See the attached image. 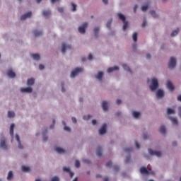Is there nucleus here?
<instances>
[{
    "instance_id": "4468645a",
    "label": "nucleus",
    "mask_w": 181,
    "mask_h": 181,
    "mask_svg": "<svg viewBox=\"0 0 181 181\" xmlns=\"http://www.w3.org/2000/svg\"><path fill=\"white\" fill-rule=\"evenodd\" d=\"M102 108L103 111H108V103L107 101H103L102 103Z\"/></svg>"
},
{
    "instance_id": "2f4dec72",
    "label": "nucleus",
    "mask_w": 181,
    "mask_h": 181,
    "mask_svg": "<svg viewBox=\"0 0 181 181\" xmlns=\"http://www.w3.org/2000/svg\"><path fill=\"white\" fill-rule=\"evenodd\" d=\"M21 169L23 172H29V170H30V168L29 167H26L25 165H23L21 167Z\"/></svg>"
},
{
    "instance_id": "473e14b6",
    "label": "nucleus",
    "mask_w": 181,
    "mask_h": 181,
    "mask_svg": "<svg viewBox=\"0 0 181 181\" xmlns=\"http://www.w3.org/2000/svg\"><path fill=\"white\" fill-rule=\"evenodd\" d=\"M160 134H164L166 132V128L165 127V126L160 127Z\"/></svg>"
},
{
    "instance_id": "c85d7f7f",
    "label": "nucleus",
    "mask_w": 181,
    "mask_h": 181,
    "mask_svg": "<svg viewBox=\"0 0 181 181\" xmlns=\"http://www.w3.org/2000/svg\"><path fill=\"white\" fill-rule=\"evenodd\" d=\"M122 67L124 70H127V71H129V73H132V71H131V69L129 68V66H128L127 64H123Z\"/></svg>"
},
{
    "instance_id": "6e6d98bb",
    "label": "nucleus",
    "mask_w": 181,
    "mask_h": 181,
    "mask_svg": "<svg viewBox=\"0 0 181 181\" xmlns=\"http://www.w3.org/2000/svg\"><path fill=\"white\" fill-rule=\"evenodd\" d=\"M72 122H74V124H76L77 123V119H76V117H72Z\"/></svg>"
},
{
    "instance_id": "6ab92c4d",
    "label": "nucleus",
    "mask_w": 181,
    "mask_h": 181,
    "mask_svg": "<svg viewBox=\"0 0 181 181\" xmlns=\"http://www.w3.org/2000/svg\"><path fill=\"white\" fill-rule=\"evenodd\" d=\"M103 76H104V73H103V71H100L98 73V75L95 77L97 80L101 81V80H103Z\"/></svg>"
},
{
    "instance_id": "6e6552de",
    "label": "nucleus",
    "mask_w": 181,
    "mask_h": 181,
    "mask_svg": "<svg viewBox=\"0 0 181 181\" xmlns=\"http://www.w3.org/2000/svg\"><path fill=\"white\" fill-rule=\"evenodd\" d=\"M148 152H149L150 155H155V156H157L158 158H160V156L162 155L160 151H153L151 148L148 149Z\"/></svg>"
},
{
    "instance_id": "bb28decb",
    "label": "nucleus",
    "mask_w": 181,
    "mask_h": 181,
    "mask_svg": "<svg viewBox=\"0 0 181 181\" xmlns=\"http://www.w3.org/2000/svg\"><path fill=\"white\" fill-rule=\"evenodd\" d=\"M33 60H40V56L38 54H34L31 55Z\"/></svg>"
},
{
    "instance_id": "a211bd4d",
    "label": "nucleus",
    "mask_w": 181,
    "mask_h": 181,
    "mask_svg": "<svg viewBox=\"0 0 181 181\" xmlns=\"http://www.w3.org/2000/svg\"><path fill=\"white\" fill-rule=\"evenodd\" d=\"M97 156H103V148L101 147H98L96 150Z\"/></svg>"
},
{
    "instance_id": "774afa93",
    "label": "nucleus",
    "mask_w": 181,
    "mask_h": 181,
    "mask_svg": "<svg viewBox=\"0 0 181 181\" xmlns=\"http://www.w3.org/2000/svg\"><path fill=\"white\" fill-rule=\"evenodd\" d=\"M146 59H151V54H146Z\"/></svg>"
},
{
    "instance_id": "bf43d9fd",
    "label": "nucleus",
    "mask_w": 181,
    "mask_h": 181,
    "mask_svg": "<svg viewBox=\"0 0 181 181\" xmlns=\"http://www.w3.org/2000/svg\"><path fill=\"white\" fill-rule=\"evenodd\" d=\"M121 103H122V101H121V100H119V99H117V100H116V104H117V105H119V104H121Z\"/></svg>"
},
{
    "instance_id": "a18cd8bd",
    "label": "nucleus",
    "mask_w": 181,
    "mask_h": 181,
    "mask_svg": "<svg viewBox=\"0 0 181 181\" xmlns=\"http://www.w3.org/2000/svg\"><path fill=\"white\" fill-rule=\"evenodd\" d=\"M63 170H64V172H67L68 173H69V172H70V168L64 167V168H63Z\"/></svg>"
},
{
    "instance_id": "a878e982",
    "label": "nucleus",
    "mask_w": 181,
    "mask_h": 181,
    "mask_svg": "<svg viewBox=\"0 0 181 181\" xmlns=\"http://www.w3.org/2000/svg\"><path fill=\"white\" fill-rule=\"evenodd\" d=\"M132 115L134 118H139V117H141V113L139 112H133Z\"/></svg>"
},
{
    "instance_id": "f03ea898",
    "label": "nucleus",
    "mask_w": 181,
    "mask_h": 181,
    "mask_svg": "<svg viewBox=\"0 0 181 181\" xmlns=\"http://www.w3.org/2000/svg\"><path fill=\"white\" fill-rule=\"evenodd\" d=\"M140 173H141V175H154L153 171H152V169L151 168H146L145 167H141L140 168Z\"/></svg>"
},
{
    "instance_id": "5701e85b",
    "label": "nucleus",
    "mask_w": 181,
    "mask_h": 181,
    "mask_svg": "<svg viewBox=\"0 0 181 181\" xmlns=\"http://www.w3.org/2000/svg\"><path fill=\"white\" fill-rule=\"evenodd\" d=\"M15 128V124H11L10 127V135L13 138V129Z\"/></svg>"
},
{
    "instance_id": "b1692460",
    "label": "nucleus",
    "mask_w": 181,
    "mask_h": 181,
    "mask_svg": "<svg viewBox=\"0 0 181 181\" xmlns=\"http://www.w3.org/2000/svg\"><path fill=\"white\" fill-rule=\"evenodd\" d=\"M42 34H43V33L42 31H38V30L34 31V36L35 37H37L39 36H42Z\"/></svg>"
},
{
    "instance_id": "13d9d810",
    "label": "nucleus",
    "mask_w": 181,
    "mask_h": 181,
    "mask_svg": "<svg viewBox=\"0 0 181 181\" xmlns=\"http://www.w3.org/2000/svg\"><path fill=\"white\" fill-rule=\"evenodd\" d=\"M88 59V60H93V54H89Z\"/></svg>"
},
{
    "instance_id": "f257e3e1",
    "label": "nucleus",
    "mask_w": 181,
    "mask_h": 181,
    "mask_svg": "<svg viewBox=\"0 0 181 181\" xmlns=\"http://www.w3.org/2000/svg\"><path fill=\"white\" fill-rule=\"evenodd\" d=\"M117 16H118L119 19H120V21H122V22H123V30H125L127 29V28H128V23L126 20L125 16H124L121 13H117Z\"/></svg>"
},
{
    "instance_id": "7c9ffc66",
    "label": "nucleus",
    "mask_w": 181,
    "mask_h": 181,
    "mask_svg": "<svg viewBox=\"0 0 181 181\" xmlns=\"http://www.w3.org/2000/svg\"><path fill=\"white\" fill-rule=\"evenodd\" d=\"M95 36H98V32H100V28L95 27L93 30Z\"/></svg>"
},
{
    "instance_id": "79ce46f5",
    "label": "nucleus",
    "mask_w": 181,
    "mask_h": 181,
    "mask_svg": "<svg viewBox=\"0 0 181 181\" xmlns=\"http://www.w3.org/2000/svg\"><path fill=\"white\" fill-rule=\"evenodd\" d=\"M112 20H110V21H109L107 22V28L108 29H111V23H112Z\"/></svg>"
},
{
    "instance_id": "5fc2aeb1",
    "label": "nucleus",
    "mask_w": 181,
    "mask_h": 181,
    "mask_svg": "<svg viewBox=\"0 0 181 181\" xmlns=\"http://www.w3.org/2000/svg\"><path fill=\"white\" fill-rule=\"evenodd\" d=\"M51 181H59V180L57 177H53Z\"/></svg>"
},
{
    "instance_id": "f3484780",
    "label": "nucleus",
    "mask_w": 181,
    "mask_h": 181,
    "mask_svg": "<svg viewBox=\"0 0 181 181\" xmlns=\"http://www.w3.org/2000/svg\"><path fill=\"white\" fill-rule=\"evenodd\" d=\"M16 139L17 142H18L19 149H23V146H22V144H21V139L19 137V135H16Z\"/></svg>"
},
{
    "instance_id": "3c124183",
    "label": "nucleus",
    "mask_w": 181,
    "mask_h": 181,
    "mask_svg": "<svg viewBox=\"0 0 181 181\" xmlns=\"http://www.w3.org/2000/svg\"><path fill=\"white\" fill-rule=\"evenodd\" d=\"M114 170L115 172H118V170H119V167L118 165H115Z\"/></svg>"
},
{
    "instance_id": "9b49d317",
    "label": "nucleus",
    "mask_w": 181,
    "mask_h": 181,
    "mask_svg": "<svg viewBox=\"0 0 181 181\" xmlns=\"http://www.w3.org/2000/svg\"><path fill=\"white\" fill-rule=\"evenodd\" d=\"M32 16L31 11L21 16V21H25V19H28V18H30Z\"/></svg>"
},
{
    "instance_id": "2eb2a0df",
    "label": "nucleus",
    "mask_w": 181,
    "mask_h": 181,
    "mask_svg": "<svg viewBox=\"0 0 181 181\" xmlns=\"http://www.w3.org/2000/svg\"><path fill=\"white\" fill-rule=\"evenodd\" d=\"M21 91L22 93H32L33 89L32 88H21Z\"/></svg>"
},
{
    "instance_id": "864d4df0",
    "label": "nucleus",
    "mask_w": 181,
    "mask_h": 181,
    "mask_svg": "<svg viewBox=\"0 0 181 181\" xmlns=\"http://www.w3.org/2000/svg\"><path fill=\"white\" fill-rule=\"evenodd\" d=\"M135 145L137 149H139V148H141V146H139V144H138L137 141H135Z\"/></svg>"
},
{
    "instance_id": "69168bd1",
    "label": "nucleus",
    "mask_w": 181,
    "mask_h": 181,
    "mask_svg": "<svg viewBox=\"0 0 181 181\" xmlns=\"http://www.w3.org/2000/svg\"><path fill=\"white\" fill-rule=\"evenodd\" d=\"M103 4L107 5V4H108V0H103Z\"/></svg>"
},
{
    "instance_id": "4be33fe9",
    "label": "nucleus",
    "mask_w": 181,
    "mask_h": 181,
    "mask_svg": "<svg viewBox=\"0 0 181 181\" xmlns=\"http://www.w3.org/2000/svg\"><path fill=\"white\" fill-rule=\"evenodd\" d=\"M55 151L56 152H57V153H64V152H66V151L60 147H57L55 148Z\"/></svg>"
},
{
    "instance_id": "39448f33",
    "label": "nucleus",
    "mask_w": 181,
    "mask_h": 181,
    "mask_svg": "<svg viewBox=\"0 0 181 181\" xmlns=\"http://www.w3.org/2000/svg\"><path fill=\"white\" fill-rule=\"evenodd\" d=\"M83 71V68H76L71 73V78H74L77 74L79 73H81Z\"/></svg>"
},
{
    "instance_id": "1a4fd4ad",
    "label": "nucleus",
    "mask_w": 181,
    "mask_h": 181,
    "mask_svg": "<svg viewBox=\"0 0 181 181\" xmlns=\"http://www.w3.org/2000/svg\"><path fill=\"white\" fill-rule=\"evenodd\" d=\"M166 87L170 91H173L175 90V86H173V84L170 81H168L166 83Z\"/></svg>"
},
{
    "instance_id": "49530a36",
    "label": "nucleus",
    "mask_w": 181,
    "mask_h": 181,
    "mask_svg": "<svg viewBox=\"0 0 181 181\" xmlns=\"http://www.w3.org/2000/svg\"><path fill=\"white\" fill-rule=\"evenodd\" d=\"M111 166H112V162L108 161V162L106 163V167H107V168H111Z\"/></svg>"
},
{
    "instance_id": "4c0bfd02",
    "label": "nucleus",
    "mask_w": 181,
    "mask_h": 181,
    "mask_svg": "<svg viewBox=\"0 0 181 181\" xmlns=\"http://www.w3.org/2000/svg\"><path fill=\"white\" fill-rule=\"evenodd\" d=\"M71 5L72 6V9H71L72 12H75L77 8V5L74 4V3H71Z\"/></svg>"
},
{
    "instance_id": "4d7b16f0",
    "label": "nucleus",
    "mask_w": 181,
    "mask_h": 181,
    "mask_svg": "<svg viewBox=\"0 0 181 181\" xmlns=\"http://www.w3.org/2000/svg\"><path fill=\"white\" fill-rule=\"evenodd\" d=\"M39 69H40V70H43V69H45V66H43V64H40Z\"/></svg>"
},
{
    "instance_id": "8fccbe9b",
    "label": "nucleus",
    "mask_w": 181,
    "mask_h": 181,
    "mask_svg": "<svg viewBox=\"0 0 181 181\" xmlns=\"http://www.w3.org/2000/svg\"><path fill=\"white\" fill-rule=\"evenodd\" d=\"M64 131H66L67 132H70L71 129L70 127L65 126L64 128Z\"/></svg>"
},
{
    "instance_id": "ddd939ff",
    "label": "nucleus",
    "mask_w": 181,
    "mask_h": 181,
    "mask_svg": "<svg viewBox=\"0 0 181 181\" xmlns=\"http://www.w3.org/2000/svg\"><path fill=\"white\" fill-rule=\"evenodd\" d=\"M163 95H165V93L163 92V90L159 89L157 93H156V97L157 98H162V97H163Z\"/></svg>"
},
{
    "instance_id": "c03bdc74",
    "label": "nucleus",
    "mask_w": 181,
    "mask_h": 181,
    "mask_svg": "<svg viewBox=\"0 0 181 181\" xmlns=\"http://www.w3.org/2000/svg\"><path fill=\"white\" fill-rule=\"evenodd\" d=\"M124 152H127V153L132 152V147L124 148Z\"/></svg>"
},
{
    "instance_id": "a19ab883",
    "label": "nucleus",
    "mask_w": 181,
    "mask_h": 181,
    "mask_svg": "<svg viewBox=\"0 0 181 181\" xmlns=\"http://www.w3.org/2000/svg\"><path fill=\"white\" fill-rule=\"evenodd\" d=\"M151 15L153 16V18H158V15H156V12H155V11H151Z\"/></svg>"
},
{
    "instance_id": "aec40b11",
    "label": "nucleus",
    "mask_w": 181,
    "mask_h": 181,
    "mask_svg": "<svg viewBox=\"0 0 181 181\" xmlns=\"http://www.w3.org/2000/svg\"><path fill=\"white\" fill-rule=\"evenodd\" d=\"M115 70H119L118 66H113L107 69V73H112V71H115Z\"/></svg>"
},
{
    "instance_id": "cd10ccee",
    "label": "nucleus",
    "mask_w": 181,
    "mask_h": 181,
    "mask_svg": "<svg viewBox=\"0 0 181 181\" xmlns=\"http://www.w3.org/2000/svg\"><path fill=\"white\" fill-rule=\"evenodd\" d=\"M27 84L28 86H33V84H35V79L33 78L28 79L27 81Z\"/></svg>"
},
{
    "instance_id": "393cba45",
    "label": "nucleus",
    "mask_w": 181,
    "mask_h": 181,
    "mask_svg": "<svg viewBox=\"0 0 181 181\" xmlns=\"http://www.w3.org/2000/svg\"><path fill=\"white\" fill-rule=\"evenodd\" d=\"M12 179H13V173H12V171H9L7 176V180H12Z\"/></svg>"
},
{
    "instance_id": "f8f14e48",
    "label": "nucleus",
    "mask_w": 181,
    "mask_h": 181,
    "mask_svg": "<svg viewBox=\"0 0 181 181\" xmlns=\"http://www.w3.org/2000/svg\"><path fill=\"white\" fill-rule=\"evenodd\" d=\"M7 76L10 77V78H15V77H16V74L10 69L7 71Z\"/></svg>"
},
{
    "instance_id": "ea45409f",
    "label": "nucleus",
    "mask_w": 181,
    "mask_h": 181,
    "mask_svg": "<svg viewBox=\"0 0 181 181\" xmlns=\"http://www.w3.org/2000/svg\"><path fill=\"white\" fill-rule=\"evenodd\" d=\"M148 5H146V6H143L141 7V11H143V12H146V11H148Z\"/></svg>"
},
{
    "instance_id": "412c9836",
    "label": "nucleus",
    "mask_w": 181,
    "mask_h": 181,
    "mask_svg": "<svg viewBox=\"0 0 181 181\" xmlns=\"http://www.w3.org/2000/svg\"><path fill=\"white\" fill-rule=\"evenodd\" d=\"M169 119L170 121H171L173 125H177V124L179 123V122H177V119H176L175 117H169Z\"/></svg>"
},
{
    "instance_id": "c9c22d12",
    "label": "nucleus",
    "mask_w": 181,
    "mask_h": 181,
    "mask_svg": "<svg viewBox=\"0 0 181 181\" xmlns=\"http://www.w3.org/2000/svg\"><path fill=\"white\" fill-rule=\"evenodd\" d=\"M134 42H136L138 40V34L134 33L132 35Z\"/></svg>"
},
{
    "instance_id": "9d476101",
    "label": "nucleus",
    "mask_w": 181,
    "mask_h": 181,
    "mask_svg": "<svg viewBox=\"0 0 181 181\" xmlns=\"http://www.w3.org/2000/svg\"><path fill=\"white\" fill-rule=\"evenodd\" d=\"M107 132V124H104L102 128L99 130V135H104Z\"/></svg>"
},
{
    "instance_id": "338daca9",
    "label": "nucleus",
    "mask_w": 181,
    "mask_h": 181,
    "mask_svg": "<svg viewBox=\"0 0 181 181\" xmlns=\"http://www.w3.org/2000/svg\"><path fill=\"white\" fill-rule=\"evenodd\" d=\"M177 99L178 101H180V103H181V95L177 96Z\"/></svg>"
},
{
    "instance_id": "e433bc0d",
    "label": "nucleus",
    "mask_w": 181,
    "mask_h": 181,
    "mask_svg": "<svg viewBox=\"0 0 181 181\" xmlns=\"http://www.w3.org/2000/svg\"><path fill=\"white\" fill-rule=\"evenodd\" d=\"M177 33H179V29H177V30L173 31L171 33L172 37L176 36V35H177Z\"/></svg>"
},
{
    "instance_id": "58836bf2",
    "label": "nucleus",
    "mask_w": 181,
    "mask_h": 181,
    "mask_svg": "<svg viewBox=\"0 0 181 181\" xmlns=\"http://www.w3.org/2000/svg\"><path fill=\"white\" fill-rule=\"evenodd\" d=\"M91 115H85L83 116V119H85L86 121H88V119H90V118H91Z\"/></svg>"
},
{
    "instance_id": "dca6fc26",
    "label": "nucleus",
    "mask_w": 181,
    "mask_h": 181,
    "mask_svg": "<svg viewBox=\"0 0 181 181\" xmlns=\"http://www.w3.org/2000/svg\"><path fill=\"white\" fill-rule=\"evenodd\" d=\"M70 45H67L66 44H62V52L66 53V50L70 49Z\"/></svg>"
},
{
    "instance_id": "f704fd0d",
    "label": "nucleus",
    "mask_w": 181,
    "mask_h": 181,
    "mask_svg": "<svg viewBox=\"0 0 181 181\" xmlns=\"http://www.w3.org/2000/svg\"><path fill=\"white\" fill-rule=\"evenodd\" d=\"M51 12L50 11L47 10V11H44L42 12V15L43 16H49V15H50Z\"/></svg>"
},
{
    "instance_id": "423d86ee",
    "label": "nucleus",
    "mask_w": 181,
    "mask_h": 181,
    "mask_svg": "<svg viewBox=\"0 0 181 181\" xmlns=\"http://www.w3.org/2000/svg\"><path fill=\"white\" fill-rule=\"evenodd\" d=\"M6 141L5 137H3L0 141V147L5 151L8 149V146H6Z\"/></svg>"
},
{
    "instance_id": "de8ad7c7",
    "label": "nucleus",
    "mask_w": 181,
    "mask_h": 181,
    "mask_svg": "<svg viewBox=\"0 0 181 181\" xmlns=\"http://www.w3.org/2000/svg\"><path fill=\"white\" fill-rule=\"evenodd\" d=\"M75 166L76 168H80V161H78V160H76V161H75Z\"/></svg>"
},
{
    "instance_id": "09e8293b",
    "label": "nucleus",
    "mask_w": 181,
    "mask_h": 181,
    "mask_svg": "<svg viewBox=\"0 0 181 181\" xmlns=\"http://www.w3.org/2000/svg\"><path fill=\"white\" fill-rule=\"evenodd\" d=\"M84 163H86V165H90L91 163V161L88 159L83 160Z\"/></svg>"
},
{
    "instance_id": "e2e57ef3",
    "label": "nucleus",
    "mask_w": 181,
    "mask_h": 181,
    "mask_svg": "<svg viewBox=\"0 0 181 181\" xmlns=\"http://www.w3.org/2000/svg\"><path fill=\"white\" fill-rule=\"evenodd\" d=\"M92 124H93V125H95L97 124V120L93 119L92 120Z\"/></svg>"
},
{
    "instance_id": "72a5a7b5",
    "label": "nucleus",
    "mask_w": 181,
    "mask_h": 181,
    "mask_svg": "<svg viewBox=\"0 0 181 181\" xmlns=\"http://www.w3.org/2000/svg\"><path fill=\"white\" fill-rule=\"evenodd\" d=\"M167 114L170 115V114H175V110L173 109L168 108L167 109Z\"/></svg>"
},
{
    "instance_id": "0e129e2a",
    "label": "nucleus",
    "mask_w": 181,
    "mask_h": 181,
    "mask_svg": "<svg viewBox=\"0 0 181 181\" xmlns=\"http://www.w3.org/2000/svg\"><path fill=\"white\" fill-rule=\"evenodd\" d=\"M69 175L71 177H73L74 176V173H73L72 172H69Z\"/></svg>"
},
{
    "instance_id": "603ef678",
    "label": "nucleus",
    "mask_w": 181,
    "mask_h": 181,
    "mask_svg": "<svg viewBox=\"0 0 181 181\" xmlns=\"http://www.w3.org/2000/svg\"><path fill=\"white\" fill-rule=\"evenodd\" d=\"M62 91L64 93V91H66V89H64V83H62Z\"/></svg>"
},
{
    "instance_id": "680f3d73",
    "label": "nucleus",
    "mask_w": 181,
    "mask_h": 181,
    "mask_svg": "<svg viewBox=\"0 0 181 181\" xmlns=\"http://www.w3.org/2000/svg\"><path fill=\"white\" fill-rule=\"evenodd\" d=\"M58 11H59V12H60V13H63V8H58Z\"/></svg>"
},
{
    "instance_id": "c756f323",
    "label": "nucleus",
    "mask_w": 181,
    "mask_h": 181,
    "mask_svg": "<svg viewBox=\"0 0 181 181\" xmlns=\"http://www.w3.org/2000/svg\"><path fill=\"white\" fill-rule=\"evenodd\" d=\"M8 118H13L15 117V112L13 111H8Z\"/></svg>"
},
{
    "instance_id": "20e7f679",
    "label": "nucleus",
    "mask_w": 181,
    "mask_h": 181,
    "mask_svg": "<svg viewBox=\"0 0 181 181\" xmlns=\"http://www.w3.org/2000/svg\"><path fill=\"white\" fill-rule=\"evenodd\" d=\"M176 67V59L175 57H171L168 62V68L175 69Z\"/></svg>"
},
{
    "instance_id": "37998d69",
    "label": "nucleus",
    "mask_w": 181,
    "mask_h": 181,
    "mask_svg": "<svg viewBox=\"0 0 181 181\" xmlns=\"http://www.w3.org/2000/svg\"><path fill=\"white\" fill-rule=\"evenodd\" d=\"M129 162H131V156H127L125 159L126 163H129Z\"/></svg>"
},
{
    "instance_id": "0eeeda50",
    "label": "nucleus",
    "mask_w": 181,
    "mask_h": 181,
    "mask_svg": "<svg viewBox=\"0 0 181 181\" xmlns=\"http://www.w3.org/2000/svg\"><path fill=\"white\" fill-rule=\"evenodd\" d=\"M88 26V24L87 23H84L82 26L78 28V32L79 33L83 34L86 33V28Z\"/></svg>"
},
{
    "instance_id": "052dcab7",
    "label": "nucleus",
    "mask_w": 181,
    "mask_h": 181,
    "mask_svg": "<svg viewBox=\"0 0 181 181\" xmlns=\"http://www.w3.org/2000/svg\"><path fill=\"white\" fill-rule=\"evenodd\" d=\"M142 26H143V28H145V26H146V21H143Z\"/></svg>"
},
{
    "instance_id": "7ed1b4c3",
    "label": "nucleus",
    "mask_w": 181,
    "mask_h": 181,
    "mask_svg": "<svg viewBox=\"0 0 181 181\" xmlns=\"http://www.w3.org/2000/svg\"><path fill=\"white\" fill-rule=\"evenodd\" d=\"M158 87H159V83H158V79L153 78L151 81V86H150V90L151 91H155V90H156Z\"/></svg>"
}]
</instances>
